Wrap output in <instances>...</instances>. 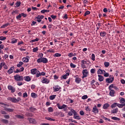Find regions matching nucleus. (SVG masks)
<instances>
[{
	"label": "nucleus",
	"instance_id": "32",
	"mask_svg": "<svg viewBox=\"0 0 125 125\" xmlns=\"http://www.w3.org/2000/svg\"><path fill=\"white\" fill-rule=\"evenodd\" d=\"M120 103H121V104H125V98H121L120 99Z\"/></svg>",
	"mask_w": 125,
	"mask_h": 125
},
{
	"label": "nucleus",
	"instance_id": "13",
	"mask_svg": "<svg viewBox=\"0 0 125 125\" xmlns=\"http://www.w3.org/2000/svg\"><path fill=\"white\" fill-rule=\"evenodd\" d=\"M23 80H24L25 82H31V80H32V79L31 78V77H30V76H27L24 77Z\"/></svg>",
	"mask_w": 125,
	"mask_h": 125
},
{
	"label": "nucleus",
	"instance_id": "14",
	"mask_svg": "<svg viewBox=\"0 0 125 125\" xmlns=\"http://www.w3.org/2000/svg\"><path fill=\"white\" fill-rule=\"evenodd\" d=\"M109 107H110V104L108 103H106L104 104L103 108L104 109V110H107Z\"/></svg>",
	"mask_w": 125,
	"mask_h": 125
},
{
	"label": "nucleus",
	"instance_id": "26",
	"mask_svg": "<svg viewBox=\"0 0 125 125\" xmlns=\"http://www.w3.org/2000/svg\"><path fill=\"white\" fill-rule=\"evenodd\" d=\"M100 35L101 37H103V38H104V37L106 36V32L105 31L102 32L100 33Z\"/></svg>",
	"mask_w": 125,
	"mask_h": 125
},
{
	"label": "nucleus",
	"instance_id": "9",
	"mask_svg": "<svg viewBox=\"0 0 125 125\" xmlns=\"http://www.w3.org/2000/svg\"><path fill=\"white\" fill-rule=\"evenodd\" d=\"M105 73H106V71H105V70H102L101 69H99L97 71L98 75H100V74L104 75V74H105Z\"/></svg>",
	"mask_w": 125,
	"mask_h": 125
},
{
	"label": "nucleus",
	"instance_id": "5",
	"mask_svg": "<svg viewBox=\"0 0 125 125\" xmlns=\"http://www.w3.org/2000/svg\"><path fill=\"white\" fill-rule=\"evenodd\" d=\"M41 82L42 83H45V84H48L49 83H50V80L45 77H43L41 80Z\"/></svg>",
	"mask_w": 125,
	"mask_h": 125
},
{
	"label": "nucleus",
	"instance_id": "22",
	"mask_svg": "<svg viewBox=\"0 0 125 125\" xmlns=\"http://www.w3.org/2000/svg\"><path fill=\"white\" fill-rule=\"evenodd\" d=\"M39 77H41V72L39 70H37V71H36V77L39 78Z\"/></svg>",
	"mask_w": 125,
	"mask_h": 125
},
{
	"label": "nucleus",
	"instance_id": "49",
	"mask_svg": "<svg viewBox=\"0 0 125 125\" xmlns=\"http://www.w3.org/2000/svg\"><path fill=\"white\" fill-rule=\"evenodd\" d=\"M91 59L93 61H95V55L94 54H92L91 55Z\"/></svg>",
	"mask_w": 125,
	"mask_h": 125
},
{
	"label": "nucleus",
	"instance_id": "1",
	"mask_svg": "<svg viewBox=\"0 0 125 125\" xmlns=\"http://www.w3.org/2000/svg\"><path fill=\"white\" fill-rule=\"evenodd\" d=\"M41 58H39L37 60L38 63H43L44 64H46L48 62V60L45 58H42L43 56V54L42 53L41 54Z\"/></svg>",
	"mask_w": 125,
	"mask_h": 125
},
{
	"label": "nucleus",
	"instance_id": "6",
	"mask_svg": "<svg viewBox=\"0 0 125 125\" xmlns=\"http://www.w3.org/2000/svg\"><path fill=\"white\" fill-rule=\"evenodd\" d=\"M82 74H83V76H82L83 79L84 78H86V77H87V75H88V71H87V69H84L82 71Z\"/></svg>",
	"mask_w": 125,
	"mask_h": 125
},
{
	"label": "nucleus",
	"instance_id": "56",
	"mask_svg": "<svg viewBox=\"0 0 125 125\" xmlns=\"http://www.w3.org/2000/svg\"><path fill=\"white\" fill-rule=\"evenodd\" d=\"M96 71V70H95V69L92 68L90 70V72L91 73V74H94Z\"/></svg>",
	"mask_w": 125,
	"mask_h": 125
},
{
	"label": "nucleus",
	"instance_id": "21",
	"mask_svg": "<svg viewBox=\"0 0 125 125\" xmlns=\"http://www.w3.org/2000/svg\"><path fill=\"white\" fill-rule=\"evenodd\" d=\"M118 110H119L118 108H114L111 110V113L112 114H117V112H118Z\"/></svg>",
	"mask_w": 125,
	"mask_h": 125
},
{
	"label": "nucleus",
	"instance_id": "37",
	"mask_svg": "<svg viewBox=\"0 0 125 125\" xmlns=\"http://www.w3.org/2000/svg\"><path fill=\"white\" fill-rule=\"evenodd\" d=\"M112 120H113L114 121H120V119L117 117H113L111 118Z\"/></svg>",
	"mask_w": 125,
	"mask_h": 125
},
{
	"label": "nucleus",
	"instance_id": "16",
	"mask_svg": "<svg viewBox=\"0 0 125 125\" xmlns=\"http://www.w3.org/2000/svg\"><path fill=\"white\" fill-rule=\"evenodd\" d=\"M38 69L37 68H34L31 70V73L32 75H36Z\"/></svg>",
	"mask_w": 125,
	"mask_h": 125
},
{
	"label": "nucleus",
	"instance_id": "35",
	"mask_svg": "<svg viewBox=\"0 0 125 125\" xmlns=\"http://www.w3.org/2000/svg\"><path fill=\"white\" fill-rule=\"evenodd\" d=\"M54 57H60L61 56V54L56 53L53 55Z\"/></svg>",
	"mask_w": 125,
	"mask_h": 125
},
{
	"label": "nucleus",
	"instance_id": "19",
	"mask_svg": "<svg viewBox=\"0 0 125 125\" xmlns=\"http://www.w3.org/2000/svg\"><path fill=\"white\" fill-rule=\"evenodd\" d=\"M109 95H110V96L113 97L115 96L114 94H115V90H109Z\"/></svg>",
	"mask_w": 125,
	"mask_h": 125
},
{
	"label": "nucleus",
	"instance_id": "59",
	"mask_svg": "<svg viewBox=\"0 0 125 125\" xmlns=\"http://www.w3.org/2000/svg\"><path fill=\"white\" fill-rule=\"evenodd\" d=\"M83 4H88V1H87V0H83Z\"/></svg>",
	"mask_w": 125,
	"mask_h": 125
},
{
	"label": "nucleus",
	"instance_id": "38",
	"mask_svg": "<svg viewBox=\"0 0 125 125\" xmlns=\"http://www.w3.org/2000/svg\"><path fill=\"white\" fill-rule=\"evenodd\" d=\"M74 119H75V120H81V117L78 114H77V115L74 116Z\"/></svg>",
	"mask_w": 125,
	"mask_h": 125
},
{
	"label": "nucleus",
	"instance_id": "58",
	"mask_svg": "<svg viewBox=\"0 0 125 125\" xmlns=\"http://www.w3.org/2000/svg\"><path fill=\"white\" fill-rule=\"evenodd\" d=\"M44 18V17L43 16L39 15L37 18V19H43Z\"/></svg>",
	"mask_w": 125,
	"mask_h": 125
},
{
	"label": "nucleus",
	"instance_id": "33",
	"mask_svg": "<svg viewBox=\"0 0 125 125\" xmlns=\"http://www.w3.org/2000/svg\"><path fill=\"white\" fill-rule=\"evenodd\" d=\"M48 112H49V113H52L53 112V108L52 107H48Z\"/></svg>",
	"mask_w": 125,
	"mask_h": 125
},
{
	"label": "nucleus",
	"instance_id": "3",
	"mask_svg": "<svg viewBox=\"0 0 125 125\" xmlns=\"http://www.w3.org/2000/svg\"><path fill=\"white\" fill-rule=\"evenodd\" d=\"M7 100L13 102V103H18V102H20V101L21 100V98H18L17 99H16L15 98L8 97L7 98Z\"/></svg>",
	"mask_w": 125,
	"mask_h": 125
},
{
	"label": "nucleus",
	"instance_id": "25",
	"mask_svg": "<svg viewBox=\"0 0 125 125\" xmlns=\"http://www.w3.org/2000/svg\"><path fill=\"white\" fill-rule=\"evenodd\" d=\"M76 55H77V54L76 53H69L68 54V56L70 58L71 57H73V56H76Z\"/></svg>",
	"mask_w": 125,
	"mask_h": 125
},
{
	"label": "nucleus",
	"instance_id": "50",
	"mask_svg": "<svg viewBox=\"0 0 125 125\" xmlns=\"http://www.w3.org/2000/svg\"><path fill=\"white\" fill-rule=\"evenodd\" d=\"M94 83H95V80H93L91 82V84L92 85L93 87H94L95 86V85L94 84Z\"/></svg>",
	"mask_w": 125,
	"mask_h": 125
},
{
	"label": "nucleus",
	"instance_id": "15",
	"mask_svg": "<svg viewBox=\"0 0 125 125\" xmlns=\"http://www.w3.org/2000/svg\"><path fill=\"white\" fill-rule=\"evenodd\" d=\"M53 89H54V91L55 92H56V91H59V90L60 89V86H59L58 85H56L53 87Z\"/></svg>",
	"mask_w": 125,
	"mask_h": 125
},
{
	"label": "nucleus",
	"instance_id": "62",
	"mask_svg": "<svg viewBox=\"0 0 125 125\" xmlns=\"http://www.w3.org/2000/svg\"><path fill=\"white\" fill-rule=\"evenodd\" d=\"M23 97H24V98H26V97H28V94H27V93L25 92L23 94Z\"/></svg>",
	"mask_w": 125,
	"mask_h": 125
},
{
	"label": "nucleus",
	"instance_id": "27",
	"mask_svg": "<svg viewBox=\"0 0 125 125\" xmlns=\"http://www.w3.org/2000/svg\"><path fill=\"white\" fill-rule=\"evenodd\" d=\"M47 52H50L51 53H54L55 52V50L52 48H51L46 51Z\"/></svg>",
	"mask_w": 125,
	"mask_h": 125
},
{
	"label": "nucleus",
	"instance_id": "29",
	"mask_svg": "<svg viewBox=\"0 0 125 125\" xmlns=\"http://www.w3.org/2000/svg\"><path fill=\"white\" fill-rule=\"evenodd\" d=\"M45 119L47 121H52V122H55V119H52L50 117H45Z\"/></svg>",
	"mask_w": 125,
	"mask_h": 125
},
{
	"label": "nucleus",
	"instance_id": "24",
	"mask_svg": "<svg viewBox=\"0 0 125 125\" xmlns=\"http://www.w3.org/2000/svg\"><path fill=\"white\" fill-rule=\"evenodd\" d=\"M104 67H105V68H108V67H109V66H110V62H104Z\"/></svg>",
	"mask_w": 125,
	"mask_h": 125
},
{
	"label": "nucleus",
	"instance_id": "34",
	"mask_svg": "<svg viewBox=\"0 0 125 125\" xmlns=\"http://www.w3.org/2000/svg\"><path fill=\"white\" fill-rule=\"evenodd\" d=\"M117 103H115L111 105V107L112 109H114V108H116V107H117Z\"/></svg>",
	"mask_w": 125,
	"mask_h": 125
},
{
	"label": "nucleus",
	"instance_id": "31",
	"mask_svg": "<svg viewBox=\"0 0 125 125\" xmlns=\"http://www.w3.org/2000/svg\"><path fill=\"white\" fill-rule=\"evenodd\" d=\"M2 67H3L4 69H5V70H7V69H8V67L6 64H5V62H2Z\"/></svg>",
	"mask_w": 125,
	"mask_h": 125
},
{
	"label": "nucleus",
	"instance_id": "7",
	"mask_svg": "<svg viewBox=\"0 0 125 125\" xmlns=\"http://www.w3.org/2000/svg\"><path fill=\"white\" fill-rule=\"evenodd\" d=\"M27 120L29 121L30 124H33V125L37 124V122L36 121V120L32 118H28Z\"/></svg>",
	"mask_w": 125,
	"mask_h": 125
},
{
	"label": "nucleus",
	"instance_id": "18",
	"mask_svg": "<svg viewBox=\"0 0 125 125\" xmlns=\"http://www.w3.org/2000/svg\"><path fill=\"white\" fill-rule=\"evenodd\" d=\"M13 70H14V67H11L8 71L7 73L9 74L13 73Z\"/></svg>",
	"mask_w": 125,
	"mask_h": 125
},
{
	"label": "nucleus",
	"instance_id": "55",
	"mask_svg": "<svg viewBox=\"0 0 125 125\" xmlns=\"http://www.w3.org/2000/svg\"><path fill=\"white\" fill-rule=\"evenodd\" d=\"M1 122H2V123H4V124H8V121L5 119H2L1 120Z\"/></svg>",
	"mask_w": 125,
	"mask_h": 125
},
{
	"label": "nucleus",
	"instance_id": "53",
	"mask_svg": "<svg viewBox=\"0 0 125 125\" xmlns=\"http://www.w3.org/2000/svg\"><path fill=\"white\" fill-rule=\"evenodd\" d=\"M39 50V48L38 47H36L35 48H34L33 49V52H37Z\"/></svg>",
	"mask_w": 125,
	"mask_h": 125
},
{
	"label": "nucleus",
	"instance_id": "8",
	"mask_svg": "<svg viewBox=\"0 0 125 125\" xmlns=\"http://www.w3.org/2000/svg\"><path fill=\"white\" fill-rule=\"evenodd\" d=\"M114 82V77H111V78H107L106 79V82L108 83H111Z\"/></svg>",
	"mask_w": 125,
	"mask_h": 125
},
{
	"label": "nucleus",
	"instance_id": "47",
	"mask_svg": "<svg viewBox=\"0 0 125 125\" xmlns=\"http://www.w3.org/2000/svg\"><path fill=\"white\" fill-rule=\"evenodd\" d=\"M88 97L87 96V95H85L82 96V99H83V100H85V99H87Z\"/></svg>",
	"mask_w": 125,
	"mask_h": 125
},
{
	"label": "nucleus",
	"instance_id": "42",
	"mask_svg": "<svg viewBox=\"0 0 125 125\" xmlns=\"http://www.w3.org/2000/svg\"><path fill=\"white\" fill-rule=\"evenodd\" d=\"M125 105V104H120L117 103V106H118L119 108H123L124 106Z\"/></svg>",
	"mask_w": 125,
	"mask_h": 125
},
{
	"label": "nucleus",
	"instance_id": "20",
	"mask_svg": "<svg viewBox=\"0 0 125 125\" xmlns=\"http://www.w3.org/2000/svg\"><path fill=\"white\" fill-rule=\"evenodd\" d=\"M31 96L32 98H37V97H38V95L35 93H31Z\"/></svg>",
	"mask_w": 125,
	"mask_h": 125
},
{
	"label": "nucleus",
	"instance_id": "39",
	"mask_svg": "<svg viewBox=\"0 0 125 125\" xmlns=\"http://www.w3.org/2000/svg\"><path fill=\"white\" fill-rule=\"evenodd\" d=\"M18 42V40L15 39H13L12 41H11V43H16Z\"/></svg>",
	"mask_w": 125,
	"mask_h": 125
},
{
	"label": "nucleus",
	"instance_id": "36",
	"mask_svg": "<svg viewBox=\"0 0 125 125\" xmlns=\"http://www.w3.org/2000/svg\"><path fill=\"white\" fill-rule=\"evenodd\" d=\"M114 87H115V85H114L113 84H111L109 86L108 89L109 90H112V88H114Z\"/></svg>",
	"mask_w": 125,
	"mask_h": 125
},
{
	"label": "nucleus",
	"instance_id": "48",
	"mask_svg": "<svg viewBox=\"0 0 125 125\" xmlns=\"http://www.w3.org/2000/svg\"><path fill=\"white\" fill-rule=\"evenodd\" d=\"M41 13H45L46 12H49V10H42L41 11Z\"/></svg>",
	"mask_w": 125,
	"mask_h": 125
},
{
	"label": "nucleus",
	"instance_id": "43",
	"mask_svg": "<svg viewBox=\"0 0 125 125\" xmlns=\"http://www.w3.org/2000/svg\"><path fill=\"white\" fill-rule=\"evenodd\" d=\"M81 64L84 65L85 64H87V61H86L85 60H83L81 61Z\"/></svg>",
	"mask_w": 125,
	"mask_h": 125
},
{
	"label": "nucleus",
	"instance_id": "28",
	"mask_svg": "<svg viewBox=\"0 0 125 125\" xmlns=\"http://www.w3.org/2000/svg\"><path fill=\"white\" fill-rule=\"evenodd\" d=\"M55 97H56V95H53L49 97L50 100H53L55 99Z\"/></svg>",
	"mask_w": 125,
	"mask_h": 125
},
{
	"label": "nucleus",
	"instance_id": "64",
	"mask_svg": "<svg viewBox=\"0 0 125 125\" xmlns=\"http://www.w3.org/2000/svg\"><path fill=\"white\" fill-rule=\"evenodd\" d=\"M80 114L81 116H83V115H84V112H83V110H81L80 112Z\"/></svg>",
	"mask_w": 125,
	"mask_h": 125
},
{
	"label": "nucleus",
	"instance_id": "11",
	"mask_svg": "<svg viewBox=\"0 0 125 125\" xmlns=\"http://www.w3.org/2000/svg\"><path fill=\"white\" fill-rule=\"evenodd\" d=\"M82 81V79L80 77H78V75L75 76V83H80Z\"/></svg>",
	"mask_w": 125,
	"mask_h": 125
},
{
	"label": "nucleus",
	"instance_id": "51",
	"mask_svg": "<svg viewBox=\"0 0 125 125\" xmlns=\"http://www.w3.org/2000/svg\"><path fill=\"white\" fill-rule=\"evenodd\" d=\"M89 14H90V12L89 11H87L84 13V16L85 17L86 15H88Z\"/></svg>",
	"mask_w": 125,
	"mask_h": 125
},
{
	"label": "nucleus",
	"instance_id": "2",
	"mask_svg": "<svg viewBox=\"0 0 125 125\" xmlns=\"http://www.w3.org/2000/svg\"><path fill=\"white\" fill-rule=\"evenodd\" d=\"M14 78L16 82H23L24 81V77L19 74L15 75Z\"/></svg>",
	"mask_w": 125,
	"mask_h": 125
},
{
	"label": "nucleus",
	"instance_id": "41",
	"mask_svg": "<svg viewBox=\"0 0 125 125\" xmlns=\"http://www.w3.org/2000/svg\"><path fill=\"white\" fill-rule=\"evenodd\" d=\"M21 2H19V1L17 2L16 3V6H15L16 8L19 7V6L21 5Z\"/></svg>",
	"mask_w": 125,
	"mask_h": 125
},
{
	"label": "nucleus",
	"instance_id": "10",
	"mask_svg": "<svg viewBox=\"0 0 125 125\" xmlns=\"http://www.w3.org/2000/svg\"><path fill=\"white\" fill-rule=\"evenodd\" d=\"M8 89H9V90H11L12 93H14V92L15 91V88L13 87V86L11 85L8 86Z\"/></svg>",
	"mask_w": 125,
	"mask_h": 125
},
{
	"label": "nucleus",
	"instance_id": "17",
	"mask_svg": "<svg viewBox=\"0 0 125 125\" xmlns=\"http://www.w3.org/2000/svg\"><path fill=\"white\" fill-rule=\"evenodd\" d=\"M98 77L99 82H103L104 81V77L102 75H98Z\"/></svg>",
	"mask_w": 125,
	"mask_h": 125
},
{
	"label": "nucleus",
	"instance_id": "44",
	"mask_svg": "<svg viewBox=\"0 0 125 125\" xmlns=\"http://www.w3.org/2000/svg\"><path fill=\"white\" fill-rule=\"evenodd\" d=\"M58 115H59L62 118H63V117H64V113H63V112H58Z\"/></svg>",
	"mask_w": 125,
	"mask_h": 125
},
{
	"label": "nucleus",
	"instance_id": "23",
	"mask_svg": "<svg viewBox=\"0 0 125 125\" xmlns=\"http://www.w3.org/2000/svg\"><path fill=\"white\" fill-rule=\"evenodd\" d=\"M22 61L24 63H28V62H29V59L27 58H23L22 59Z\"/></svg>",
	"mask_w": 125,
	"mask_h": 125
},
{
	"label": "nucleus",
	"instance_id": "54",
	"mask_svg": "<svg viewBox=\"0 0 125 125\" xmlns=\"http://www.w3.org/2000/svg\"><path fill=\"white\" fill-rule=\"evenodd\" d=\"M6 111H8V112H13L14 109L13 108H7Z\"/></svg>",
	"mask_w": 125,
	"mask_h": 125
},
{
	"label": "nucleus",
	"instance_id": "40",
	"mask_svg": "<svg viewBox=\"0 0 125 125\" xmlns=\"http://www.w3.org/2000/svg\"><path fill=\"white\" fill-rule=\"evenodd\" d=\"M23 64H24L23 62H20L19 64H17V67H18L19 68H20V67H21L23 65Z\"/></svg>",
	"mask_w": 125,
	"mask_h": 125
},
{
	"label": "nucleus",
	"instance_id": "63",
	"mask_svg": "<svg viewBox=\"0 0 125 125\" xmlns=\"http://www.w3.org/2000/svg\"><path fill=\"white\" fill-rule=\"evenodd\" d=\"M22 17L21 14H20L18 16L16 17L17 19H20V18H21Z\"/></svg>",
	"mask_w": 125,
	"mask_h": 125
},
{
	"label": "nucleus",
	"instance_id": "61",
	"mask_svg": "<svg viewBox=\"0 0 125 125\" xmlns=\"http://www.w3.org/2000/svg\"><path fill=\"white\" fill-rule=\"evenodd\" d=\"M17 85H19V86H21V85H23V83L18 82L17 83Z\"/></svg>",
	"mask_w": 125,
	"mask_h": 125
},
{
	"label": "nucleus",
	"instance_id": "30",
	"mask_svg": "<svg viewBox=\"0 0 125 125\" xmlns=\"http://www.w3.org/2000/svg\"><path fill=\"white\" fill-rule=\"evenodd\" d=\"M16 117L18 119H24V115H17Z\"/></svg>",
	"mask_w": 125,
	"mask_h": 125
},
{
	"label": "nucleus",
	"instance_id": "60",
	"mask_svg": "<svg viewBox=\"0 0 125 125\" xmlns=\"http://www.w3.org/2000/svg\"><path fill=\"white\" fill-rule=\"evenodd\" d=\"M85 110H86V111H87V112H90V111H91L90 108L89 107H88V106H86V107H85Z\"/></svg>",
	"mask_w": 125,
	"mask_h": 125
},
{
	"label": "nucleus",
	"instance_id": "4",
	"mask_svg": "<svg viewBox=\"0 0 125 125\" xmlns=\"http://www.w3.org/2000/svg\"><path fill=\"white\" fill-rule=\"evenodd\" d=\"M57 106L60 110H62L63 109L64 111H68V107L66 104H62V105H61L60 104H57Z\"/></svg>",
	"mask_w": 125,
	"mask_h": 125
},
{
	"label": "nucleus",
	"instance_id": "45",
	"mask_svg": "<svg viewBox=\"0 0 125 125\" xmlns=\"http://www.w3.org/2000/svg\"><path fill=\"white\" fill-rule=\"evenodd\" d=\"M71 68H76L77 65L73 63H71L70 64Z\"/></svg>",
	"mask_w": 125,
	"mask_h": 125
},
{
	"label": "nucleus",
	"instance_id": "52",
	"mask_svg": "<svg viewBox=\"0 0 125 125\" xmlns=\"http://www.w3.org/2000/svg\"><path fill=\"white\" fill-rule=\"evenodd\" d=\"M6 40V37L3 36L0 37V41H5Z\"/></svg>",
	"mask_w": 125,
	"mask_h": 125
},
{
	"label": "nucleus",
	"instance_id": "57",
	"mask_svg": "<svg viewBox=\"0 0 125 125\" xmlns=\"http://www.w3.org/2000/svg\"><path fill=\"white\" fill-rule=\"evenodd\" d=\"M25 116H26V117H32L33 115L31 113H26L25 114Z\"/></svg>",
	"mask_w": 125,
	"mask_h": 125
},
{
	"label": "nucleus",
	"instance_id": "12",
	"mask_svg": "<svg viewBox=\"0 0 125 125\" xmlns=\"http://www.w3.org/2000/svg\"><path fill=\"white\" fill-rule=\"evenodd\" d=\"M92 112L95 114H98V113H99V111L98 110V109H97L96 105H95L94 107L93 108Z\"/></svg>",
	"mask_w": 125,
	"mask_h": 125
},
{
	"label": "nucleus",
	"instance_id": "46",
	"mask_svg": "<svg viewBox=\"0 0 125 125\" xmlns=\"http://www.w3.org/2000/svg\"><path fill=\"white\" fill-rule=\"evenodd\" d=\"M8 25H9V23H7L5 24H3V25H2L0 28H1V29L3 28H5V27H7V26H8Z\"/></svg>",
	"mask_w": 125,
	"mask_h": 125
}]
</instances>
